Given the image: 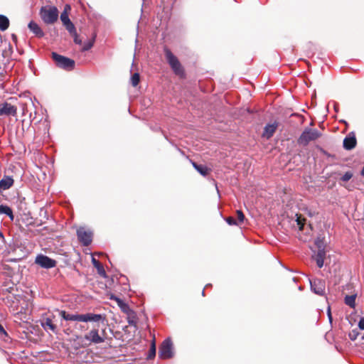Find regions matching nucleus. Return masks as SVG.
<instances>
[{"label": "nucleus", "mask_w": 364, "mask_h": 364, "mask_svg": "<svg viewBox=\"0 0 364 364\" xmlns=\"http://www.w3.org/2000/svg\"><path fill=\"white\" fill-rule=\"evenodd\" d=\"M237 220H239L240 223H242L244 221L245 215L241 210H237Z\"/></svg>", "instance_id": "obj_33"}, {"label": "nucleus", "mask_w": 364, "mask_h": 364, "mask_svg": "<svg viewBox=\"0 0 364 364\" xmlns=\"http://www.w3.org/2000/svg\"><path fill=\"white\" fill-rule=\"evenodd\" d=\"M165 55L173 72L176 75L182 76L183 75V69L177 58L168 49H165Z\"/></svg>", "instance_id": "obj_5"}, {"label": "nucleus", "mask_w": 364, "mask_h": 364, "mask_svg": "<svg viewBox=\"0 0 364 364\" xmlns=\"http://www.w3.org/2000/svg\"><path fill=\"white\" fill-rule=\"evenodd\" d=\"M42 326L45 330L49 329L53 332L56 331V326L53 324L50 318H46V320L42 323Z\"/></svg>", "instance_id": "obj_19"}, {"label": "nucleus", "mask_w": 364, "mask_h": 364, "mask_svg": "<svg viewBox=\"0 0 364 364\" xmlns=\"http://www.w3.org/2000/svg\"><path fill=\"white\" fill-rule=\"evenodd\" d=\"M35 262L43 268L49 269L56 265V262L43 255H38L36 257Z\"/></svg>", "instance_id": "obj_8"}, {"label": "nucleus", "mask_w": 364, "mask_h": 364, "mask_svg": "<svg viewBox=\"0 0 364 364\" xmlns=\"http://www.w3.org/2000/svg\"><path fill=\"white\" fill-rule=\"evenodd\" d=\"M359 334L360 333L357 329H353L349 332L348 336L351 341H355Z\"/></svg>", "instance_id": "obj_30"}, {"label": "nucleus", "mask_w": 364, "mask_h": 364, "mask_svg": "<svg viewBox=\"0 0 364 364\" xmlns=\"http://www.w3.org/2000/svg\"><path fill=\"white\" fill-rule=\"evenodd\" d=\"M315 245L318 250H325L324 237L318 235L315 240Z\"/></svg>", "instance_id": "obj_24"}, {"label": "nucleus", "mask_w": 364, "mask_h": 364, "mask_svg": "<svg viewBox=\"0 0 364 364\" xmlns=\"http://www.w3.org/2000/svg\"><path fill=\"white\" fill-rule=\"evenodd\" d=\"M226 222H227L229 225H237V222H236V220H235L233 218H232V217H228V218H226Z\"/></svg>", "instance_id": "obj_35"}, {"label": "nucleus", "mask_w": 364, "mask_h": 364, "mask_svg": "<svg viewBox=\"0 0 364 364\" xmlns=\"http://www.w3.org/2000/svg\"><path fill=\"white\" fill-rule=\"evenodd\" d=\"M193 167L203 176H205L209 173V169L203 165H198L196 163L193 162Z\"/></svg>", "instance_id": "obj_21"}, {"label": "nucleus", "mask_w": 364, "mask_h": 364, "mask_svg": "<svg viewBox=\"0 0 364 364\" xmlns=\"http://www.w3.org/2000/svg\"><path fill=\"white\" fill-rule=\"evenodd\" d=\"M321 136V133L316 129L306 128L298 139V144L307 146L311 141H316Z\"/></svg>", "instance_id": "obj_2"}, {"label": "nucleus", "mask_w": 364, "mask_h": 364, "mask_svg": "<svg viewBox=\"0 0 364 364\" xmlns=\"http://www.w3.org/2000/svg\"><path fill=\"white\" fill-rule=\"evenodd\" d=\"M62 318L65 321H77L82 322H99L101 320L104 321L105 317H103L101 314H67L65 311H61L60 312Z\"/></svg>", "instance_id": "obj_1"}, {"label": "nucleus", "mask_w": 364, "mask_h": 364, "mask_svg": "<svg viewBox=\"0 0 364 364\" xmlns=\"http://www.w3.org/2000/svg\"><path fill=\"white\" fill-rule=\"evenodd\" d=\"M327 314H328V320H329L330 323H331L333 318H332V316H331L330 306H328V308L327 309Z\"/></svg>", "instance_id": "obj_38"}, {"label": "nucleus", "mask_w": 364, "mask_h": 364, "mask_svg": "<svg viewBox=\"0 0 364 364\" xmlns=\"http://www.w3.org/2000/svg\"><path fill=\"white\" fill-rule=\"evenodd\" d=\"M173 343L170 338L164 341L159 348V355L162 359H168L173 356Z\"/></svg>", "instance_id": "obj_6"}, {"label": "nucleus", "mask_w": 364, "mask_h": 364, "mask_svg": "<svg viewBox=\"0 0 364 364\" xmlns=\"http://www.w3.org/2000/svg\"><path fill=\"white\" fill-rule=\"evenodd\" d=\"M92 262L94 267L97 269L98 274L102 276L103 277H106L105 270L103 266L101 264V263L99 261H97L95 257H92Z\"/></svg>", "instance_id": "obj_18"}, {"label": "nucleus", "mask_w": 364, "mask_h": 364, "mask_svg": "<svg viewBox=\"0 0 364 364\" xmlns=\"http://www.w3.org/2000/svg\"><path fill=\"white\" fill-rule=\"evenodd\" d=\"M40 15L46 24H52L58 20V10L55 6L42 7Z\"/></svg>", "instance_id": "obj_3"}, {"label": "nucleus", "mask_w": 364, "mask_h": 364, "mask_svg": "<svg viewBox=\"0 0 364 364\" xmlns=\"http://www.w3.org/2000/svg\"><path fill=\"white\" fill-rule=\"evenodd\" d=\"M111 299L117 302V304L124 313L127 314V315L134 314V311L129 308V305L126 304L124 301H123L121 299L113 296L111 297Z\"/></svg>", "instance_id": "obj_13"}, {"label": "nucleus", "mask_w": 364, "mask_h": 364, "mask_svg": "<svg viewBox=\"0 0 364 364\" xmlns=\"http://www.w3.org/2000/svg\"><path fill=\"white\" fill-rule=\"evenodd\" d=\"M128 316V323L131 326H136V316L135 314L132 315H127Z\"/></svg>", "instance_id": "obj_31"}, {"label": "nucleus", "mask_w": 364, "mask_h": 364, "mask_svg": "<svg viewBox=\"0 0 364 364\" xmlns=\"http://www.w3.org/2000/svg\"><path fill=\"white\" fill-rule=\"evenodd\" d=\"M28 28L30 31L37 37L41 38L44 36V33L41 28V27L38 26V23H36L35 21H31L28 25Z\"/></svg>", "instance_id": "obj_14"}, {"label": "nucleus", "mask_w": 364, "mask_h": 364, "mask_svg": "<svg viewBox=\"0 0 364 364\" xmlns=\"http://www.w3.org/2000/svg\"><path fill=\"white\" fill-rule=\"evenodd\" d=\"M140 80L139 73H134L131 77V83L134 87H136Z\"/></svg>", "instance_id": "obj_28"}, {"label": "nucleus", "mask_w": 364, "mask_h": 364, "mask_svg": "<svg viewBox=\"0 0 364 364\" xmlns=\"http://www.w3.org/2000/svg\"><path fill=\"white\" fill-rule=\"evenodd\" d=\"M358 327L361 330H364V318H361L358 322Z\"/></svg>", "instance_id": "obj_37"}, {"label": "nucleus", "mask_w": 364, "mask_h": 364, "mask_svg": "<svg viewBox=\"0 0 364 364\" xmlns=\"http://www.w3.org/2000/svg\"><path fill=\"white\" fill-rule=\"evenodd\" d=\"M355 299H356V294L350 295V296L347 295V296H346L345 299H344L345 304L351 308H355Z\"/></svg>", "instance_id": "obj_22"}, {"label": "nucleus", "mask_w": 364, "mask_h": 364, "mask_svg": "<svg viewBox=\"0 0 364 364\" xmlns=\"http://www.w3.org/2000/svg\"><path fill=\"white\" fill-rule=\"evenodd\" d=\"M277 124L276 123L268 124L264 127L262 136L267 139L271 138L276 132Z\"/></svg>", "instance_id": "obj_15"}, {"label": "nucleus", "mask_w": 364, "mask_h": 364, "mask_svg": "<svg viewBox=\"0 0 364 364\" xmlns=\"http://www.w3.org/2000/svg\"><path fill=\"white\" fill-rule=\"evenodd\" d=\"M84 339L89 341L90 343L94 344H100L105 341V336L100 335L99 331L97 328H93L86 333Z\"/></svg>", "instance_id": "obj_7"}, {"label": "nucleus", "mask_w": 364, "mask_h": 364, "mask_svg": "<svg viewBox=\"0 0 364 364\" xmlns=\"http://www.w3.org/2000/svg\"><path fill=\"white\" fill-rule=\"evenodd\" d=\"M9 18L4 15H0V30L5 31L9 28Z\"/></svg>", "instance_id": "obj_23"}, {"label": "nucleus", "mask_w": 364, "mask_h": 364, "mask_svg": "<svg viewBox=\"0 0 364 364\" xmlns=\"http://www.w3.org/2000/svg\"><path fill=\"white\" fill-rule=\"evenodd\" d=\"M353 177V173L350 171L346 172L343 176L341 177V180L343 181H348Z\"/></svg>", "instance_id": "obj_32"}, {"label": "nucleus", "mask_w": 364, "mask_h": 364, "mask_svg": "<svg viewBox=\"0 0 364 364\" xmlns=\"http://www.w3.org/2000/svg\"><path fill=\"white\" fill-rule=\"evenodd\" d=\"M72 36L74 38V42L76 43V44H79L80 45L82 43V41L81 39L79 38L78 35L77 33H75V35H72Z\"/></svg>", "instance_id": "obj_36"}, {"label": "nucleus", "mask_w": 364, "mask_h": 364, "mask_svg": "<svg viewBox=\"0 0 364 364\" xmlns=\"http://www.w3.org/2000/svg\"><path fill=\"white\" fill-rule=\"evenodd\" d=\"M78 240L84 245L87 246L92 242V233L90 230H85L84 228H80L77 230Z\"/></svg>", "instance_id": "obj_9"}, {"label": "nucleus", "mask_w": 364, "mask_h": 364, "mask_svg": "<svg viewBox=\"0 0 364 364\" xmlns=\"http://www.w3.org/2000/svg\"><path fill=\"white\" fill-rule=\"evenodd\" d=\"M14 184V180L11 177L6 176L0 181V193L11 187Z\"/></svg>", "instance_id": "obj_17"}, {"label": "nucleus", "mask_w": 364, "mask_h": 364, "mask_svg": "<svg viewBox=\"0 0 364 364\" xmlns=\"http://www.w3.org/2000/svg\"><path fill=\"white\" fill-rule=\"evenodd\" d=\"M16 111V107L9 103L4 102L0 104V115L15 116Z\"/></svg>", "instance_id": "obj_11"}, {"label": "nucleus", "mask_w": 364, "mask_h": 364, "mask_svg": "<svg viewBox=\"0 0 364 364\" xmlns=\"http://www.w3.org/2000/svg\"><path fill=\"white\" fill-rule=\"evenodd\" d=\"M93 46V43L92 42H87L86 43L83 47H82V50L83 51H86V50H90Z\"/></svg>", "instance_id": "obj_34"}, {"label": "nucleus", "mask_w": 364, "mask_h": 364, "mask_svg": "<svg viewBox=\"0 0 364 364\" xmlns=\"http://www.w3.org/2000/svg\"><path fill=\"white\" fill-rule=\"evenodd\" d=\"M65 26L66 29L68 30V31L70 33L71 36L75 35V33H77L75 27L72 22L65 25Z\"/></svg>", "instance_id": "obj_27"}, {"label": "nucleus", "mask_w": 364, "mask_h": 364, "mask_svg": "<svg viewBox=\"0 0 364 364\" xmlns=\"http://www.w3.org/2000/svg\"><path fill=\"white\" fill-rule=\"evenodd\" d=\"M325 257H326L325 250H318L317 253L313 256V258L316 262V264L319 268H321L323 266Z\"/></svg>", "instance_id": "obj_16"}, {"label": "nucleus", "mask_w": 364, "mask_h": 364, "mask_svg": "<svg viewBox=\"0 0 364 364\" xmlns=\"http://www.w3.org/2000/svg\"><path fill=\"white\" fill-rule=\"evenodd\" d=\"M60 19L64 26L71 22V21L69 18L68 14L65 11H64L61 14Z\"/></svg>", "instance_id": "obj_26"}, {"label": "nucleus", "mask_w": 364, "mask_h": 364, "mask_svg": "<svg viewBox=\"0 0 364 364\" xmlns=\"http://www.w3.org/2000/svg\"><path fill=\"white\" fill-rule=\"evenodd\" d=\"M52 58L58 68L67 70H71L75 67V61L70 58L59 55L56 53H52Z\"/></svg>", "instance_id": "obj_4"}, {"label": "nucleus", "mask_w": 364, "mask_h": 364, "mask_svg": "<svg viewBox=\"0 0 364 364\" xmlns=\"http://www.w3.org/2000/svg\"><path fill=\"white\" fill-rule=\"evenodd\" d=\"M0 214H5L9 217V218L13 220L14 215L11 208L7 205H0Z\"/></svg>", "instance_id": "obj_20"}, {"label": "nucleus", "mask_w": 364, "mask_h": 364, "mask_svg": "<svg viewBox=\"0 0 364 364\" xmlns=\"http://www.w3.org/2000/svg\"><path fill=\"white\" fill-rule=\"evenodd\" d=\"M311 290L316 294L322 296L325 293V282L315 279L310 282Z\"/></svg>", "instance_id": "obj_10"}, {"label": "nucleus", "mask_w": 364, "mask_h": 364, "mask_svg": "<svg viewBox=\"0 0 364 364\" xmlns=\"http://www.w3.org/2000/svg\"><path fill=\"white\" fill-rule=\"evenodd\" d=\"M296 221L297 225L299 227V229L301 230L303 229L306 219L304 218H303L301 215L296 214Z\"/></svg>", "instance_id": "obj_25"}, {"label": "nucleus", "mask_w": 364, "mask_h": 364, "mask_svg": "<svg viewBox=\"0 0 364 364\" xmlns=\"http://www.w3.org/2000/svg\"><path fill=\"white\" fill-rule=\"evenodd\" d=\"M156 355V346H155V341H154L151 343V348L149 350V353L148 355V358L151 359L154 358Z\"/></svg>", "instance_id": "obj_29"}, {"label": "nucleus", "mask_w": 364, "mask_h": 364, "mask_svg": "<svg viewBox=\"0 0 364 364\" xmlns=\"http://www.w3.org/2000/svg\"><path fill=\"white\" fill-rule=\"evenodd\" d=\"M356 145V139L355 134L350 133L343 140V147L346 150H351Z\"/></svg>", "instance_id": "obj_12"}]
</instances>
